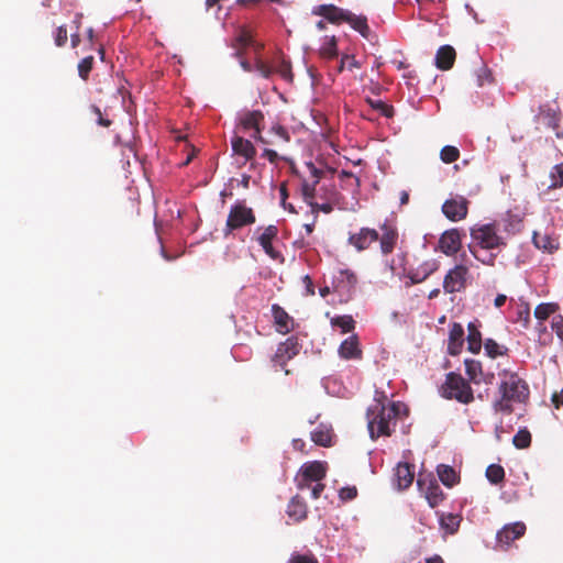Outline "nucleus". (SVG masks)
Listing matches in <instances>:
<instances>
[{
    "instance_id": "f257e3e1",
    "label": "nucleus",
    "mask_w": 563,
    "mask_h": 563,
    "mask_svg": "<svg viewBox=\"0 0 563 563\" xmlns=\"http://www.w3.org/2000/svg\"><path fill=\"white\" fill-rule=\"evenodd\" d=\"M401 410L406 406L400 401L375 400L367 409V429L372 440L390 437L396 428Z\"/></svg>"
},
{
    "instance_id": "f03ea898",
    "label": "nucleus",
    "mask_w": 563,
    "mask_h": 563,
    "mask_svg": "<svg viewBox=\"0 0 563 563\" xmlns=\"http://www.w3.org/2000/svg\"><path fill=\"white\" fill-rule=\"evenodd\" d=\"M498 390L500 398L493 402L496 413L510 415L514 411L512 402H526L529 398V386L517 373L504 369L499 373Z\"/></svg>"
},
{
    "instance_id": "7ed1b4c3",
    "label": "nucleus",
    "mask_w": 563,
    "mask_h": 563,
    "mask_svg": "<svg viewBox=\"0 0 563 563\" xmlns=\"http://www.w3.org/2000/svg\"><path fill=\"white\" fill-rule=\"evenodd\" d=\"M470 234L472 239V243L468 245L471 254L484 265L494 266L496 255L489 253L482 256L477 249L496 250L506 247L507 236L499 234L493 222L473 225L470 229Z\"/></svg>"
},
{
    "instance_id": "20e7f679",
    "label": "nucleus",
    "mask_w": 563,
    "mask_h": 563,
    "mask_svg": "<svg viewBox=\"0 0 563 563\" xmlns=\"http://www.w3.org/2000/svg\"><path fill=\"white\" fill-rule=\"evenodd\" d=\"M306 167L310 173L311 180L309 179H302L301 181V195L303 197V200L311 207L312 213L317 218L318 212L321 211L323 213H331L333 211L332 202L335 200L336 191L331 190L330 195L328 197V201L323 203H319L316 201L317 197V186L320 183L323 170L316 167V165L312 162L306 163Z\"/></svg>"
},
{
    "instance_id": "39448f33",
    "label": "nucleus",
    "mask_w": 563,
    "mask_h": 563,
    "mask_svg": "<svg viewBox=\"0 0 563 563\" xmlns=\"http://www.w3.org/2000/svg\"><path fill=\"white\" fill-rule=\"evenodd\" d=\"M441 396L445 399H454L461 404H471L474 400L473 389L462 375L450 372L441 386Z\"/></svg>"
},
{
    "instance_id": "423d86ee",
    "label": "nucleus",
    "mask_w": 563,
    "mask_h": 563,
    "mask_svg": "<svg viewBox=\"0 0 563 563\" xmlns=\"http://www.w3.org/2000/svg\"><path fill=\"white\" fill-rule=\"evenodd\" d=\"M256 217L252 208L244 202H236L231 206L225 227L223 229L224 236H229L233 231L243 227L255 223Z\"/></svg>"
},
{
    "instance_id": "0eeeda50",
    "label": "nucleus",
    "mask_w": 563,
    "mask_h": 563,
    "mask_svg": "<svg viewBox=\"0 0 563 563\" xmlns=\"http://www.w3.org/2000/svg\"><path fill=\"white\" fill-rule=\"evenodd\" d=\"M327 475V463L321 461H313L305 463L300 468V478L297 482V487L308 489L313 482L322 481Z\"/></svg>"
},
{
    "instance_id": "6e6552de",
    "label": "nucleus",
    "mask_w": 563,
    "mask_h": 563,
    "mask_svg": "<svg viewBox=\"0 0 563 563\" xmlns=\"http://www.w3.org/2000/svg\"><path fill=\"white\" fill-rule=\"evenodd\" d=\"M265 117L261 110H245L239 117V124L244 131H253L251 136L262 143H267L262 136Z\"/></svg>"
},
{
    "instance_id": "1a4fd4ad",
    "label": "nucleus",
    "mask_w": 563,
    "mask_h": 563,
    "mask_svg": "<svg viewBox=\"0 0 563 563\" xmlns=\"http://www.w3.org/2000/svg\"><path fill=\"white\" fill-rule=\"evenodd\" d=\"M468 267L460 264L450 269L443 279V290L446 294H454L465 288Z\"/></svg>"
},
{
    "instance_id": "9d476101",
    "label": "nucleus",
    "mask_w": 563,
    "mask_h": 563,
    "mask_svg": "<svg viewBox=\"0 0 563 563\" xmlns=\"http://www.w3.org/2000/svg\"><path fill=\"white\" fill-rule=\"evenodd\" d=\"M470 201L463 196L446 199L442 205L443 214L453 222L464 220L468 213Z\"/></svg>"
},
{
    "instance_id": "9b49d317",
    "label": "nucleus",
    "mask_w": 563,
    "mask_h": 563,
    "mask_svg": "<svg viewBox=\"0 0 563 563\" xmlns=\"http://www.w3.org/2000/svg\"><path fill=\"white\" fill-rule=\"evenodd\" d=\"M417 485L419 489L424 494L426 499L430 507H437L444 499V494L439 486L437 479L431 475L423 477L419 475Z\"/></svg>"
},
{
    "instance_id": "f8f14e48",
    "label": "nucleus",
    "mask_w": 563,
    "mask_h": 563,
    "mask_svg": "<svg viewBox=\"0 0 563 563\" xmlns=\"http://www.w3.org/2000/svg\"><path fill=\"white\" fill-rule=\"evenodd\" d=\"M300 346L295 338H288L285 342L280 343L273 357L274 365L289 374L286 368L287 361L294 358L299 353Z\"/></svg>"
},
{
    "instance_id": "ddd939ff",
    "label": "nucleus",
    "mask_w": 563,
    "mask_h": 563,
    "mask_svg": "<svg viewBox=\"0 0 563 563\" xmlns=\"http://www.w3.org/2000/svg\"><path fill=\"white\" fill-rule=\"evenodd\" d=\"M499 234H504V236L510 238L521 232L523 228L522 218L510 211L503 214L499 219L493 221Z\"/></svg>"
},
{
    "instance_id": "4468645a",
    "label": "nucleus",
    "mask_w": 563,
    "mask_h": 563,
    "mask_svg": "<svg viewBox=\"0 0 563 563\" xmlns=\"http://www.w3.org/2000/svg\"><path fill=\"white\" fill-rule=\"evenodd\" d=\"M526 525L521 521H517L514 523L505 525L496 536L497 544L506 549L508 548L515 540L520 539L526 533Z\"/></svg>"
},
{
    "instance_id": "2eb2a0df",
    "label": "nucleus",
    "mask_w": 563,
    "mask_h": 563,
    "mask_svg": "<svg viewBox=\"0 0 563 563\" xmlns=\"http://www.w3.org/2000/svg\"><path fill=\"white\" fill-rule=\"evenodd\" d=\"M350 10L336 7L334 4H320L313 8L312 13L324 18L329 23H345Z\"/></svg>"
},
{
    "instance_id": "dca6fc26",
    "label": "nucleus",
    "mask_w": 563,
    "mask_h": 563,
    "mask_svg": "<svg viewBox=\"0 0 563 563\" xmlns=\"http://www.w3.org/2000/svg\"><path fill=\"white\" fill-rule=\"evenodd\" d=\"M277 235L278 228L274 224H271L264 228L263 232L256 238L264 252L273 260L282 258L280 252L273 247V241L277 239Z\"/></svg>"
},
{
    "instance_id": "f3484780",
    "label": "nucleus",
    "mask_w": 563,
    "mask_h": 563,
    "mask_svg": "<svg viewBox=\"0 0 563 563\" xmlns=\"http://www.w3.org/2000/svg\"><path fill=\"white\" fill-rule=\"evenodd\" d=\"M378 238L379 235L376 230L362 228L360 232L350 234L349 244L361 252L367 250L372 243L378 241Z\"/></svg>"
},
{
    "instance_id": "a211bd4d",
    "label": "nucleus",
    "mask_w": 563,
    "mask_h": 563,
    "mask_svg": "<svg viewBox=\"0 0 563 563\" xmlns=\"http://www.w3.org/2000/svg\"><path fill=\"white\" fill-rule=\"evenodd\" d=\"M441 251L448 255L452 256L456 254L462 245L461 242V233L457 229H451L445 231L439 241Z\"/></svg>"
},
{
    "instance_id": "6ab92c4d",
    "label": "nucleus",
    "mask_w": 563,
    "mask_h": 563,
    "mask_svg": "<svg viewBox=\"0 0 563 563\" xmlns=\"http://www.w3.org/2000/svg\"><path fill=\"white\" fill-rule=\"evenodd\" d=\"M231 147L234 155L244 159L243 164L252 161L256 155V148L253 143L240 135H234L231 139Z\"/></svg>"
},
{
    "instance_id": "aec40b11",
    "label": "nucleus",
    "mask_w": 563,
    "mask_h": 563,
    "mask_svg": "<svg viewBox=\"0 0 563 563\" xmlns=\"http://www.w3.org/2000/svg\"><path fill=\"white\" fill-rule=\"evenodd\" d=\"M357 277L350 269L339 272L334 280V289L340 294L350 296L356 288Z\"/></svg>"
},
{
    "instance_id": "412c9836",
    "label": "nucleus",
    "mask_w": 563,
    "mask_h": 563,
    "mask_svg": "<svg viewBox=\"0 0 563 563\" xmlns=\"http://www.w3.org/2000/svg\"><path fill=\"white\" fill-rule=\"evenodd\" d=\"M464 344V328L462 324L452 323L449 332L448 352L450 355H457L461 353Z\"/></svg>"
},
{
    "instance_id": "4be33fe9",
    "label": "nucleus",
    "mask_w": 563,
    "mask_h": 563,
    "mask_svg": "<svg viewBox=\"0 0 563 563\" xmlns=\"http://www.w3.org/2000/svg\"><path fill=\"white\" fill-rule=\"evenodd\" d=\"M286 512L294 522H300L307 518L308 506L301 496L296 495L288 503Z\"/></svg>"
},
{
    "instance_id": "5701e85b",
    "label": "nucleus",
    "mask_w": 563,
    "mask_h": 563,
    "mask_svg": "<svg viewBox=\"0 0 563 563\" xmlns=\"http://www.w3.org/2000/svg\"><path fill=\"white\" fill-rule=\"evenodd\" d=\"M333 429L330 424L320 423L312 432L311 440L320 446L330 448L333 445Z\"/></svg>"
},
{
    "instance_id": "b1692460",
    "label": "nucleus",
    "mask_w": 563,
    "mask_h": 563,
    "mask_svg": "<svg viewBox=\"0 0 563 563\" xmlns=\"http://www.w3.org/2000/svg\"><path fill=\"white\" fill-rule=\"evenodd\" d=\"M455 57V49L450 45H443L435 54V66L441 70H449L453 67Z\"/></svg>"
},
{
    "instance_id": "393cba45",
    "label": "nucleus",
    "mask_w": 563,
    "mask_h": 563,
    "mask_svg": "<svg viewBox=\"0 0 563 563\" xmlns=\"http://www.w3.org/2000/svg\"><path fill=\"white\" fill-rule=\"evenodd\" d=\"M339 355L345 360H360L362 350L355 335L344 340L339 347Z\"/></svg>"
},
{
    "instance_id": "a878e982",
    "label": "nucleus",
    "mask_w": 563,
    "mask_h": 563,
    "mask_svg": "<svg viewBox=\"0 0 563 563\" xmlns=\"http://www.w3.org/2000/svg\"><path fill=\"white\" fill-rule=\"evenodd\" d=\"M532 241L536 247L548 253H553L560 247L559 239L548 233L534 232Z\"/></svg>"
},
{
    "instance_id": "bb28decb",
    "label": "nucleus",
    "mask_w": 563,
    "mask_h": 563,
    "mask_svg": "<svg viewBox=\"0 0 563 563\" xmlns=\"http://www.w3.org/2000/svg\"><path fill=\"white\" fill-rule=\"evenodd\" d=\"M395 477L399 489L408 488L415 478L413 467L408 463H399L395 468Z\"/></svg>"
},
{
    "instance_id": "cd10ccee",
    "label": "nucleus",
    "mask_w": 563,
    "mask_h": 563,
    "mask_svg": "<svg viewBox=\"0 0 563 563\" xmlns=\"http://www.w3.org/2000/svg\"><path fill=\"white\" fill-rule=\"evenodd\" d=\"M272 313L277 328L280 333H288L291 330L292 320L289 314L279 305L272 306Z\"/></svg>"
},
{
    "instance_id": "c85d7f7f",
    "label": "nucleus",
    "mask_w": 563,
    "mask_h": 563,
    "mask_svg": "<svg viewBox=\"0 0 563 563\" xmlns=\"http://www.w3.org/2000/svg\"><path fill=\"white\" fill-rule=\"evenodd\" d=\"M383 234L379 240L380 250L384 254H390L397 243L398 240V233L395 229L384 224L382 227Z\"/></svg>"
},
{
    "instance_id": "c756f323",
    "label": "nucleus",
    "mask_w": 563,
    "mask_h": 563,
    "mask_svg": "<svg viewBox=\"0 0 563 563\" xmlns=\"http://www.w3.org/2000/svg\"><path fill=\"white\" fill-rule=\"evenodd\" d=\"M345 23H347L353 30L358 32L364 38H368L371 29L367 24V18L365 15H356L349 11Z\"/></svg>"
},
{
    "instance_id": "7c9ffc66",
    "label": "nucleus",
    "mask_w": 563,
    "mask_h": 563,
    "mask_svg": "<svg viewBox=\"0 0 563 563\" xmlns=\"http://www.w3.org/2000/svg\"><path fill=\"white\" fill-rule=\"evenodd\" d=\"M467 349L470 352L477 354L482 349V334L475 322H470L467 325Z\"/></svg>"
},
{
    "instance_id": "2f4dec72",
    "label": "nucleus",
    "mask_w": 563,
    "mask_h": 563,
    "mask_svg": "<svg viewBox=\"0 0 563 563\" xmlns=\"http://www.w3.org/2000/svg\"><path fill=\"white\" fill-rule=\"evenodd\" d=\"M437 472L440 481L446 487H453L459 482V476L452 466L441 464Z\"/></svg>"
},
{
    "instance_id": "473e14b6",
    "label": "nucleus",
    "mask_w": 563,
    "mask_h": 563,
    "mask_svg": "<svg viewBox=\"0 0 563 563\" xmlns=\"http://www.w3.org/2000/svg\"><path fill=\"white\" fill-rule=\"evenodd\" d=\"M541 113L548 119V125L555 132V135L563 137V128L560 125L561 113L550 108L547 110L542 109Z\"/></svg>"
},
{
    "instance_id": "72a5a7b5",
    "label": "nucleus",
    "mask_w": 563,
    "mask_h": 563,
    "mask_svg": "<svg viewBox=\"0 0 563 563\" xmlns=\"http://www.w3.org/2000/svg\"><path fill=\"white\" fill-rule=\"evenodd\" d=\"M339 178L341 180V187L346 190L357 191L361 181L360 178L356 177L353 173L347 170H341L339 173Z\"/></svg>"
},
{
    "instance_id": "f704fd0d",
    "label": "nucleus",
    "mask_w": 563,
    "mask_h": 563,
    "mask_svg": "<svg viewBox=\"0 0 563 563\" xmlns=\"http://www.w3.org/2000/svg\"><path fill=\"white\" fill-rule=\"evenodd\" d=\"M320 55L324 59H333L338 56V43L335 36L325 37L320 47Z\"/></svg>"
},
{
    "instance_id": "c9c22d12",
    "label": "nucleus",
    "mask_w": 563,
    "mask_h": 563,
    "mask_svg": "<svg viewBox=\"0 0 563 563\" xmlns=\"http://www.w3.org/2000/svg\"><path fill=\"white\" fill-rule=\"evenodd\" d=\"M441 527L449 533L453 534L459 530L461 517L459 515H443L440 520Z\"/></svg>"
},
{
    "instance_id": "e433bc0d",
    "label": "nucleus",
    "mask_w": 563,
    "mask_h": 563,
    "mask_svg": "<svg viewBox=\"0 0 563 563\" xmlns=\"http://www.w3.org/2000/svg\"><path fill=\"white\" fill-rule=\"evenodd\" d=\"M486 477L494 485L501 483L505 478L504 467L499 464H490L486 468Z\"/></svg>"
},
{
    "instance_id": "4c0bfd02",
    "label": "nucleus",
    "mask_w": 563,
    "mask_h": 563,
    "mask_svg": "<svg viewBox=\"0 0 563 563\" xmlns=\"http://www.w3.org/2000/svg\"><path fill=\"white\" fill-rule=\"evenodd\" d=\"M486 354L492 357L496 358L497 356H503L507 353L508 349L506 346L499 345L495 340L487 339L484 344Z\"/></svg>"
},
{
    "instance_id": "58836bf2",
    "label": "nucleus",
    "mask_w": 563,
    "mask_h": 563,
    "mask_svg": "<svg viewBox=\"0 0 563 563\" xmlns=\"http://www.w3.org/2000/svg\"><path fill=\"white\" fill-rule=\"evenodd\" d=\"M253 43V37H252V34L250 31H247L246 29H241L239 35L236 36L235 38V44H234V47H238V46H241V48H238L236 51V55L238 56H242V51L252 45Z\"/></svg>"
},
{
    "instance_id": "ea45409f",
    "label": "nucleus",
    "mask_w": 563,
    "mask_h": 563,
    "mask_svg": "<svg viewBox=\"0 0 563 563\" xmlns=\"http://www.w3.org/2000/svg\"><path fill=\"white\" fill-rule=\"evenodd\" d=\"M465 373L470 380L478 383V376L482 374V364L475 360H465Z\"/></svg>"
},
{
    "instance_id": "a19ab883",
    "label": "nucleus",
    "mask_w": 563,
    "mask_h": 563,
    "mask_svg": "<svg viewBox=\"0 0 563 563\" xmlns=\"http://www.w3.org/2000/svg\"><path fill=\"white\" fill-rule=\"evenodd\" d=\"M512 443L517 449H527L531 444V433L528 429H520L514 437Z\"/></svg>"
},
{
    "instance_id": "79ce46f5",
    "label": "nucleus",
    "mask_w": 563,
    "mask_h": 563,
    "mask_svg": "<svg viewBox=\"0 0 563 563\" xmlns=\"http://www.w3.org/2000/svg\"><path fill=\"white\" fill-rule=\"evenodd\" d=\"M551 183L549 184L550 189H556L563 186V163L556 164L550 172Z\"/></svg>"
},
{
    "instance_id": "37998d69",
    "label": "nucleus",
    "mask_w": 563,
    "mask_h": 563,
    "mask_svg": "<svg viewBox=\"0 0 563 563\" xmlns=\"http://www.w3.org/2000/svg\"><path fill=\"white\" fill-rule=\"evenodd\" d=\"M333 327L341 329L342 333H347L354 329V320L351 316H340L331 320Z\"/></svg>"
},
{
    "instance_id": "c03bdc74",
    "label": "nucleus",
    "mask_w": 563,
    "mask_h": 563,
    "mask_svg": "<svg viewBox=\"0 0 563 563\" xmlns=\"http://www.w3.org/2000/svg\"><path fill=\"white\" fill-rule=\"evenodd\" d=\"M460 157V151L457 147L452 145H445L440 152V158L445 164L454 163Z\"/></svg>"
},
{
    "instance_id": "a18cd8bd",
    "label": "nucleus",
    "mask_w": 563,
    "mask_h": 563,
    "mask_svg": "<svg viewBox=\"0 0 563 563\" xmlns=\"http://www.w3.org/2000/svg\"><path fill=\"white\" fill-rule=\"evenodd\" d=\"M93 67V56L82 58L78 64V75L82 80H88L89 74Z\"/></svg>"
},
{
    "instance_id": "49530a36",
    "label": "nucleus",
    "mask_w": 563,
    "mask_h": 563,
    "mask_svg": "<svg viewBox=\"0 0 563 563\" xmlns=\"http://www.w3.org/2000/svg\"><path fill=\"white\" fill-rule=\"evenodd\" d=\"M555 309L554 303H540L534 309V317L539 320H545L555 312Z\"/></svg>"
},
{
    "instance_id": "de8ad7c7",
    "label": "nucleus",
    "mask_w": 563,
    "mask_h": 563,
    "mask_svg": "<svg viewBox=\"0 0 563 563\" xmlns=\"http://www.w3.org/2000/svg\"><path fill=\"white\" fill-rule=\"evenodd\" d=\"M367 103L373 109L378 110L386 118H391L394 115V108L382 100L367 99Z\"/></svg>"
},
{
    "instance_id": "09e8293b",
    "label": "nucleus",
    "mask_w": 563,
    "mask_h": 563,
    "mask_svg": "<svg viewBox=\"0 0 563 563\" xmlns=\"http://www.w3.org/2000/svg\"><path fill=\"white\" fill-rule=\"evenodd\" d=\"M274 71L278 73L284 80L288 82L292 81L294 75L290 62L282 59Z\"/></svg>"
},
{
    "instance_id": "8fccbe9b",
    "label": "nucleus",
    "mask_w": 563,
    "mask_h": 563,
    "mask_svg": "<svg viewBox=\"0 0 563 563\" xmlns=\"http://www.w3.org/2000/svg\"><path fill=\"white\" fill-rule=\"evenodd\" d=\"M361 64L353 55H343L338 67V71L342 73L344 69L352 71L354 68H360Z\"/></svg>"
},
{
    "instance_id": "3c124183",
    "label": "nucleus",
    "mask_w": 563,
    "mask_h": 563,
    "mask_svg": "<svg viewBox=\"0 0 563 563\" xmlns=\"http://www.w3.org/2000/svg\"><path fill=\"white\" fill-rule=\"evenodd\" d=\"M254 68L263 78H269L274 73V69L260 58L255 60Z\"/></svg>"
},
{
    "instance_id": "603ef678",
    "label": "nucleus",
    "mask_w": 563,
    "mask_h": 563,
    "mask_svg": "<svg viewBox=\"0 0 563 563\" xmlns=\"http://www.w3.org/2000/svg\"><path fill=\"white\" fill-rule=\"evenodd\" d=\"M67 40H68V33H67L66 26L65 25L58 26L56 30L55 38H54L56 46H58V47L64 46L66 44Z\"/></svg>"
},
{
    "instance_id": "864d4df0",
    "label": "nucleus",
    "mask_w": 563,
    "mask_h": 563,
    "mask_svg": "<svg viewBox=\"0 0 563 563\" xmlns=\"http://www.w3.org/2000/svg\"><path fill=\"white\" fill-rule=\"evenodd\" d=\"M288 563H319L312 554H292Z\"/></svg>"
},
{
    "instance_id": "5fc2aeb1",
    "label": "nucleus",
    "mask_w": 563,
    "mask_h": 563,
    "mask_svg": "<svg viewBox=\"0 0 563 563\" xmlns=\"http://www.w3.org/2000/svg\"><path fill=\"white\" fill-rule=\"evenodd\" d=\"M90 111L96 115L97 118V123L100 125V126H103V128H109L111 125V120L104 118L101 113V110L99 107L92 104L90 107Z\"/></svg>"
},
{
    "instance_id": "6e6d98bb",
    "label": "nucleus",
    "mask_w": 563,
    "mask_h": 563,
    "mask_svg": "<svg viewBox=\"0 0 563 563\" xmlns=\"http://www.w3.org/2000/svg\"><path fill=\"white\" fill-rule=\"evenodd\" d=\"M357 496V489L355 486H347V487H343L340 489L339 492V497L344 500V501H347V500H352L354 499L355 497Z\"/></svg>"
},
{
    "instance_id": "4d7b16f0",
    "label": "nucleus",
    "mask_w": 563,
    "mask_h": 563,
    "mask_svg": "<svg viewBox=\"0 0 563 563\" xmlns=\"http://www.w3.org/2000/svg\"><path fill=\"white\" fill-rule=\"evenodd\" d=\"M272 132L279 136L283 141L288 142L290 140L289 133L286 128L280 124L272 126Z\"/></svg>"
},
{
    "instance_id": "13d9d810",
    "label": "nucleus",
    "mask_w": 563,
    "mask_h": 563,
    "mask_svg": "<svg viewBox=\"0 0 563 563\" xmlns=\"http://www.w3.org/2000/svg\"><path fill=\"white\" fill-rule=\"evenodd\" d=\"M262 157L266 158L272 164H277L279 159L278 153L271 148H265L262 153Z\"/></svg>"
},
{
    "instance_id": "bf43d9fd",
    "label": "nucleus",
    "mask_w": 563,
    "mask_h": 563,
    "mask_svg": "<svg viewBox=\"0 0 563 563\" xmlns=\"http://www.w3.org/2000/svg\"><path fill=\"white\" fill-rule=\"evenodd\" d=\"M310 488L312 498L318 499L321 496L322 492L324 490L325 485L320 482H317V484L311 486Z\"/></svg>"
},
{
    "instance_id": "052dcab7",
    "label": "nucleus",
    "mask_w": 563,
    "mask_h": 563,
    "mask_svg": "<svg viewBox=\"0 0 563 563\" xmlns=\"http://www.w3.org/2000/svg\"><path fill=\"white\" fill-rule=\"evenodd\" d=\"M303 283L306 286V295L313 296L314 295V286H313L312 279L310 278L309 275H306L303 277Z\"/></svg>"
},
{
    "instance_id": "680f3d73",
    "label": "nucleus",
    "mask_w": 563,
    "mask_h": 563,
    "mask_svg": "<svg viewBox=\"0 0 563 563\" xmlns=\"http://www.w3.org/2000/svg\"><path fill=\"white\" fill-rule=\"evenodd\" d=\"M552 401L556 408H559L560 405L563 406V388L559 394H553Z\"/></svg>"
},
{
    "instance_id": "e2e57ef3",
    "label": "nucleus",
    "mask_w": 563,
    "mask_h": 563,
    "mask_svg": "<svg viewBox=\"0 0 563 563\" xmlns=\"http://www.w3.org/2000/svg\"><path fill=\"white\" fill-rule=\"evenodd\" d=\"M306 443L301 439H294L292 440V448L297 451L305 452Z\"/></svg>"
},
{
    "instance_id": "0e129e2a",
    "label": "nucleus",
    "mask_w": 563,
    "mask_h": 563,
    "mask_svg": "<svg viewBox=\"0 0 563 563\" xmlns=\"http://www.w3.org/2000/svg\"><path fill=\"white\" fill-rule=\"evenodd\" d=\"M552 327H553V329L556 331V334H558L560 338H563V320L558 321V322H553V323H552Z\"/></svg>"
},
{
    "instance_id": "69168bd1",
    "label": "nucleus",
    "mask_w": 563,
    "mask_h": 563,
    "mask_svg": "<svg viewBox=\"0 0 563 563\" xmlns=\"http://www.w3.org/2000/svg\"><path fill=\"white\" fill-rule=\"evenodd\" d=\"M506 300H507V297L505 295L499 294L495 298L494 305L496 308H500L505 305Z\"/></svg>"
},
{
    "instance_id": "338daca9",
    "label": "nucleus",
    "mask_w": 563,
    "mask_h": 563,
    "mask_svg": "<svg viewBox=\"0 0 563 563\" xmlns=\"http://www.w3.org/2000/svg\"><path fill=\"white\" fill-rule=\"evenodd\" d=\"M426 563H444V561L439 554H434L433 556L426 559Z\"/></svg>"
},
{
    "instance_id": "774afa93",
    "label": "nucleus",
    "mask_w": 563,
    "mask_h": 563,
    "mask_svg": "<svg viewBox=\"0 0 563 563\" xmlns=\"http://www.w3.org/2000/svg\"><path fill=\"white\" fill-rule=\"evenodd\" d=\"M70 42H71V46L75 48L79 45L80 43V35L78 33H74L70 35Z\"/></svg>"
}]
</instances>
